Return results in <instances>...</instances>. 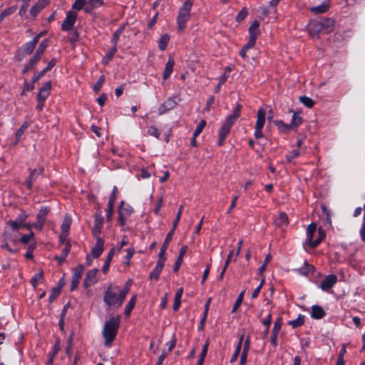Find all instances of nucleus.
<instances>
[{"label": "nucleus", "instance_id": "1", "mask_svg": "<svg viewBox=\"0 0 365 365\" xmlns=\"http://www.w3.org/2000/svg\"><path fill=\"white\" fill-rule=\"evenodd\" d=\"M120 291L119 287L110 284L103 296L105 304L109 307H120L125 299V292Z\"/></svg>", "mask_w": 365, "mask_h": 365}, {"label": "nucleus", "instance_id": "2", "mask_svg": "<svg viewBox=\"0 0 365 365\" xmlns=\"http://www.w3.org/2000/svg\"><path fill=\"white\" fill-rule=\"evenodd\" d=\"M120 324V317H112L105 323L102 335L105 339V346H110L115 340Z\"/></svg>", "mask_w": 365, "mask_h": 365}, {"label": "nucleus", "instance_id": "3", "mask_svg": "<svg viewBox=\"0 0 365 365\" xmlns=\"http://www.w3.org/2000/svg\"><path fill=\"white\" fill-rule=\"evenodd\" d=\"M192 5L193 0H187L180 7L177 17L178 30L179 31H183L185 29L186 23L190 16V11Z\"/></svg>", "mask_w": 365, "mask_h": 365}, {"label": "nucleus", "instance_id": "4", "mask_svg": "<svg viewBox=\"0 0 365 365\" xmlns=\"http://www.w3.org/2000/svg\"><path fill=\"white\" fill-rule=\"evenodd\" d=\"M234 123L235 122L226 118L225 122L219 130L218 145L221 146L223 145Z\"/></svg>", "mask_w": 365, "mask_h": 365}, {"label": "nucleus", "instance_id": "5", "mask_svg": "<svg viewBox=\"0 0 365 365\" xmlns=\"http://www.w3.org/2000/svg\"><path fill=\"white\" fill-rule=\"evenodd\" d=\"M48 212L49 209L46 207H41L40 209L36 216V221L33 224V226L35 229L40 231L43 229L45 220Z\"/></svg>", "mask_w": 365, "mask_h": 365}, {"label": "nucleus", "instance_id": "6", "mask_svg": "<svg viewBox=\"0 0 365 365\" xmlns=\"http://www.w3.org/2000/svg\"><path fill=\"white\" fill-rule=\"evenodd\" d=\"M85 269V267L83 264H78L74 269L72 275L71 284V290H74L77 288L80 279L82 277L83 272Z\"/></svg>", "mask_w": 365, "mask_h": 365}, {"label": "nucleus", "instance_id": "7", "mask_svg": "<svg viewBox=\"0 0 365 365\" xmlns=\"http://www.w3.org/2000/svg\"><path fill=\"white\" fill-rule=\"evenodd\" d=\"M103 221L104 220L101 215V212L100 210L97 211L95 215V221L92 229V234L96 238L99 237L103 227Z\"/></svg>", "mask_w": 365, "mask_h": 365}, {"label": "nucleus", "instance_id": "8", "mask_svg": "<svg viewBox=\"0 0 365 365\" xmlns=\"http://www.w3.org/2000/svg\"><path fill=\"white\" fill-rule=\"evenodd\" d=\"M44 48L45 47L39 48L38 50L36 51L34 55L30 59L29 63L24 66V68L22 71V73L24 74L33 69V68L39 61L42 54L44 53Z\"/></svg>", "mask_w": 365, "mask_h": 365}, {"label": "nucleus", "instance_id": "9", "mask_svg": "<svg viewBox=\"0 0 365 365\" xmlns=\"http://www.w3.org/2000/svg\"><path fill=\"white\" fill-rule=\"evenodd\" d=\"M259 22L255 21L249 28V42L247 46H253L256 43V38L259 34Z\"/></svg>", "mask_w": 365, "mask_h": 365}, {"label": "nucleus", "instance_id": "10", "mask_svg": "<svg viewBox=\"0 0 365 365\" xmlns=\"http://www.w3.org/2000/svg\"><path fill=\"white\" fill-rule=\"evenodd\" d=\"M98 269L97 268H95L87 272L83 281V285L86 288L89 287L98 282Z\"/></svg>", "mask_w": 365, "mask_h": 365}, {"label": "nucleus", "instance_id": "11", "mask_svg": "<svg viewBox=\"0 0 365 365\" xmlns=\"http://www.w3.org/2000/svg\"><path fill=\"white\" fill-rule=\"evenodd\" d=\"M166 260L165 257H159L158 262L156 263V265L153 270L150 273L149 277L150 279L155 280H158L159 276L163 270V268L164 267L165 262Z\"/></svg>", "mask_w": 365, "mask_h": 365}, {"label": "nucleus", "instance_id": "12", "mask_svg": "<svg viewBox=\"0 0 365 365\" xmlns=\"http://www.w3.org/2000/svg\"><path fill=\"white\" fill-rule=\"evenodd\" d=\"M308 31L312 38H318L319 33L322 31V24L317 21H311L308 25Z\"/></svg>", "mask_w": 365, "mask_h": 365}, {"label": "nucleus", "instance_id": "13", "mask_svg": "<svg viewBox=\"0 0 365 365\" xmlns=\"http://www.w3.org/2000/svg\"><path fill=\"white\" fill-rule=\"evenodd\" d=\"M337 282V277L335 274H329L321 282L320 288L323 291H328Z\"/></svg>", "mask_w": 365, "mask_h": 365}, {"label": "nucleus", "instance_id": "14", "mask_svg": "<svg viewBox=\"0 0 365 365\" xmlns=\"http://www.w3.org/2000/svg\"><path fill=\"white\" fill-rule=\"evenodd\" d=\"M77 15L74 11H69L66 14V18L62 24V29L63 30H69L72 29L76 20Z\"/></svg>", "mask_w": 365, "mask_h": 365}, {"label": "nucleus", "instance_id": "15", "mask_svg": "<svg viewBox=\"0 0 365 365\" xmlns=\"http://www.w3.org/2000/svg\"><path fill=\"white\" fill-rule=\"evenodd\" d=\"M176 102L173 98H169L161 103L158 108V113L163 115L166 112L173 109L176 106Z\"/></svg>", "mask_w": 365, "mask_h": 365}, {"label": "nucleus", "instance_id": "16", "mask_svg": "<svg viewBox=\"0 0 365 365\" xmlns=\"http://www.w3.org/2000/svg\"><path fill=\"white\" fill-rule=\"evenodd\" d=\"M104 241L101 237L96 238V245L91 249V255L93 258L98 257L103 252Z\"/></svg>", "mask_w": 365, "mask_h": 365}, {"label": "nucleus", "instance_id": "17", "mask_svg": "<svg viewBox=\"0 0 365 365\" xmlns=\"http://www.w3.org/2000/svg\"><path fill=\"white\" fill-rule=\"evenodd\" d=\"M51 88V83L50 81H47L43 83V86L39 89L37 94V100L44 101L48 97L50 94V90Z\"/></svg>", "mask_w": 365, "mask_h": 365}, {"label": "nucleus", "instance_id": "18", "mask_svg": "<svg viewBox=\"0 0 365 365\" xmlns=\"http://www.w3.org/2000/svg\"><path fill=\"white\" fill-rule=\"evenodd\" d=\"M43 168H40L39 169H34L31 171L30 175L26 180V185L29 189L32 187V185L36 180L37 177L43 173Z\"/></svg>", "mask_w": 365, "mask_h": 365}, {"label": "nucleus", "instance_id": "19", "mask_svg": "<svg viewBox=\"0 0 365 365\" xmlns=\"http://www.w3.org/2000/svg\"><path fill=\"white\" fill-rule=\"evenodd\" d=\"M133 212V207L128 205L125 204L123 201L120 202L119 209H118V215L122 218L123 217H129Z\"/></svg>", "mask_w": 365, "mask_h": 365}, {"label": "nucleus", "instance_id": "20", "mask_svg": "<svg viewBox=\"0 0 365 365\" xmlns=\"http://www.w3.org/2000/svg\"><path fill=\"white\" fill-rule=\"evenodd\" d=\"M56 61L55 58H52L44 69H43L38 75L33 76L31 81L33 83L37 82L55 66Z\"/></svg>", "mask_w": 365, "mask_h": 365}, {"label": "nucleus", "instance_id": "21", "mask_svg": "<svg viewBox=\"0 0 365 365\" xmlns=\"http://www.w3.org/2000/svg\"><path fill=\"white\" fill-rule=\"evenodd\" d=\"M174 230H171L166 235V237H165V240L160 248V252H159V255H158V257H165V251L168 247V245L170 243V242L171 241L172 238H173V236L174 235Z\"/></svg>", "mask_w": 365, "mask_h": 365}, {"label": "nucleus", "instance_id": "22", "mask_svg": "<svg viewBox=\"0 0 365 365\" xmlns=\"http://www.w3.org/2000/svg\"><path fill=\"white\" fill-rule=\"evenodd\" d=\"M320 24H322V31L324 33H329L334 30V21L331 19H324L322 21H319Z\"/></svg>", "mask_w": 365, "mask_h": 365}, {"label": "nucleus", "instance_id": "23", "mask_svg": "<svg viewBox=\"0 0 365 365\" xmlns=\"http://www.w3.org/2000/svg\"><path fill=\"white\" fill-rule=\"evenodd\" d=\"M174 65H175L174 59L173 58L170 57L165 64V71L163 73V78L165 80L168 79L170 77V76L171 75Z\"/></svg>", "mask_w": 365, "mask_h": 365}, {"label": "nucleus", "instance_id": "24", "mask_svg": "<svg viewBox=\"0 0 365 365\" xmlns=\"http://www.w3.org/2000/svg\"><path fill=\"white\" fill-rule=\"evenodd\" d=\"M265 110L262 108H259L257 111V118L255 124V127L263 128L265 123Z\"/></svg>", "mask_w": 365, "mask_h": 365}, {"label": "nucleus", "instance_id": "25", "mask_svg": "<svg viewBox=\"0 0 365 365\" xmlns=\"http://www.w3.org/2000/svg\"><path fill=\"white\" fill-rule=\"evenodd\" d=\"M324 315L325 312L320 306L313 305L312 307L311 316L312 318L319 319H322Z\"/></svg>", "mask_w": 365, "mask_h": 365}, {"label": "nucleus", "instance_id": "26", "mask_svg": "<svg viewBox=\"0 0 365 365\" xmlns=\"http://www.w3.org/2000/svg\"><path fill=\"white\" fill-rule=\"evenodd\" d=\"M47 4L46 0H39L35 5L31 9L30 13L33 16H36L39 11L46 6Z\"/></svg>", "mask_w": 365, "mask_h": 365}, {"label": "nucleus", "instance_id": "27", "mask_svg": "<svg viewBox=\"0 0 365 365\" xmlns=\"http://www.w3.org/2000/svg\"><path fill=\"white\" fill-rule=\"evenodd\" d=\"M281 329V324L278 322H276L274 324V327L272 329V336H271V343L276 346H277V335Z\"/></svg>", "mask_w": 365, "mask_h": 365}, {"label": "nucleus", "instance_id": "28", "mask_svg": "<svg viewBox=\"0 0 365 365\" xmlns=\"http://www.w3.org/2000/svg\"><path fill=\"white\" fill-rule=\"evenodd\" d=\"M186 251H187V247L186 246H183L180 249L178 257L177 258V259L175 261V263L174 264V267H173V271L174 272H178V269L180 268V264H181V263L182 262L183 256L185 254Z\"/></svg>", "mask_w": 365, "mask_h": 365}, {"label": "nucleus", "instance_id": "29", "mask_svg": "<svg viewBox=\"0 0 365 365\" xmlns=\"http://www.w3.org/2000/svg\"><path fill=\"white\" fill-rule=\"evenodd\" d=\"M329 4L326 1H324L319 6L312 7L310 9V11L316 14H324L329 9Z\"/></svg>", "mask_w": 365, "mask_h": 365}, {"label": "nucleus", "instance_id": "30", "mask_svg": "<svg viewBox=\"0 0 365 365\" xmlns=\"http://www.w3.org/2000/svg\"><path fill=\"white\" fill-rule=\"evenodd\" d=\"M274 223L277 227H283L288 224V217L284 212H280L275 219Z\"/></svg>", "mask_w": 365, "mask_h": 365}, {"label": "nucleus", "instance_id": "31", "mask_svg": "<svg viewBox=\"0 0 365 365\" xmlns=\"http://www.w3.org/2000/svg\"><path fill=\"white\" fill-rule=\"evenodd\" d=\"M182 293H183L182 288H180L175 293V302H174V304H173V310L175 312L178 311L180 306L181 297H182Z\"/></svg>", "mask_w": 365, "mask_h": 365}, {"label": "nucleus", "instance_id": "32", "mask_svg": "<svg viewBox=\"0 0 365 365\" xmlns=\"http://www.w3.org/2000/svg\"><path fill=\"white\" fill-rule=\"evenodd\" d=\"M114 252H115V250L113 248L111 249L108 252V255L106 259L104 262V264L102 267V271L104 274L107 273V272L109 269L111 259L113 257Z\"/></svg>", "mask_w": 365, "mask_h": 365}, {"label": "nucleus", "instance_id": "33", "mask_svg": "<svg viewBox=\"0 0 365 365\" xmlns=\"http://www.w3.org/2000/svg\"><path fill=\"white\" fill-rule=\"evenodd\" d=\"M69 252H70V245L66 244V247L62 250L61 255L55 257V259L58 261V264H62L63 262H65Z\"/></svg>", "mask_w": 365, "mask_h": 365}, {"label": "nucleus", "instance_id": "34", "mask_svg": "<svg viewBox=\"0 0 365 365\" xmlns=\"http://www.w3.org/2000/svg\"><path fill=\"white\" fill-rule=\"evenodd\" d=\"M314 270V267L313 265L309 264L307 262H304V266L299 268L298 272L299 274L302 275H308L311 273H313Z\"/></svg>", "mask_w": 365, "mask_h": 365}, {"label": "nucleus", "instance_id": "35", "mask_svg": "<svg viewBox=\"0 0 365 365\" xmlns=\"http://www.w3.org/2000/svg\"><path fill=\"white\" fill-rule=\"evenodd\" d=\"M317 230V225L315 223H311L308 225L307 229V241L309 242V244L310 245L312 240L313 236Z\"/></svg>", "mask_w": 365, "mask_h": 365}, {"label": "nucleus", "instance_id": "36", "mask_svg": "<svg viewBox=\"0 0 365 365\" xmlns=\"http://www.w3.org/2000/svg\"><path fill=\"white\" fill-rule=\"evenodd\" d=\"M241 108L242 106L237 103L235 108L233 109L232 113L231 115H229L227 117V118L231 120L233 122H235L240 115Z\"/></svg>", "mask_w": 365, "mask_h": 365}, {"label": "nucleus", "instance_id": "37", "mask_svg": "<svg viewBox=\"0 0 365 365\" xmlns=\"http://www.w3.org/2000/svg\"><path fill=\"white\" fill-rule=\"evenodd\" d=\"M71 225V218L69 215H67L64 217L63 221L61 224V232H68Z\"/></svg>", "mask_w": 365, "mask_h": 365}, {"label": "nucleus", "instance_id": "38", "mask_svg": "<svg viewBox=\"0 0 365 365\" xmlns=\"http://www.w3.org/2000/svg\"><path fill=\"white\" fill-rule=\"evenodd\" d=\"M87 4L88 6L85 8V11L88 13L91 9L101 6L103 1L101 0H88Z\"/></svg>", "mask_w": 365, "mask_h": 365}, {"label": "nucleus", "instance_id": "39", "mask_svg": "<svg viewBox=\"0 0 365 365\" xmlns=\"http://www.w3.org/2000/svg\"><path fill=\"white\" fill-rule=\"evenodd\" d=\"M326 237L325 232L319 228V237L316 240H312L311 244L309 245L312 247H316L318 246L320 242L323 240V239Z\"/></svg>", "mask_w": 365, "mask_h": 365}, {"label": "nucleus", "instance_id": "40", "mask_svg": "<svg viewBox=\"0 0 365 365\" xmlns=\"http://www.w3.org/2000/svg\"><path fill=\"white\" fill-rule=\"evenodd\" d=\"M43 35H44L43 32H41V33L38 34V35H36L34 37V38L32 40V41L30 42V44H31L30 46H35L37 43H39L40 44L39 46H46V43H48L46 38H45V39L42 40L41 41H40V38Z\"/></svg>", "mask_w": 365, "mask_h": 365}, {"label": "nucleus", "instance_id": "41", "mask_svg": "<svg viewBox=\"0 0 365 365\" xmlns=\"http://www.w3.org/2000/svg\"><path fill=\"white\" fill-rule=\"evenodd\" d=\"M116 51V48L113 47L110 51H108L106 53V56L103 58L102 63L105 65H107L109 63V61L113 58Z\"/></svg>", "mask_w": 365, "mask_h": 365}, {"label": "nucleus", "instance_id": "42", "mask_svg": "<svg viewBox=\"0 0 365 365\" xmlns=\"http://www.w3.org/2000/svg\"><path fill=\"white\" fill-rule=\"evenodd\" d=\"M304 323V316L299 314L296 319L292 320L289 322L293 328H297L302 326Z\"/></svg>", "mask_w": 365, "mask_h": 365}, {"label": "nucleus", "instance_id": "43", "mask_svg": "<svg viewBox=\"0 0 365 365\" xmlns=\"http://www.w3.org/2000/svg\"><path fill=\"white\" fill-rule=\"evenodd\" d=\"M302 123V117L299 116L297 113H293L291 120V126L293 128L298 127Z\"/></svg>", "mask_w": 365, "mask_h": 365}, {"label": "nucleus", "instance_id": "44", "mask_svg": "<svg viewBox=\"0 0 365 365\" xmlns=\"http://www.w3.org/2000/svg\"><path fill=\"white\" fill-rule=\"evenodd\" d=\"M208 350V343H205L202 349L201 353L199 356V359L197 360V365H202L205 358L207 355Z\"/></svg>", "mask_w": 365, "mask_h": 365}, {"label": "nucleus", "instance_id": "45", "mask_svg": "<svg viewBox=\"0 0 365 365\" xmlns=\"http://www.w3.org/2000/svg\"><path fill=\"white\" fill-rule=\"evenodd\" d=\"M299 101L301 103H302L304 106L309 108H312L314 105V100L307 96H300Z\"/></svg>", "mask_w": 365, "mask_h": 365}, {"label": "nucleus", "instance_id": "46", "mask_svg": "<svg viewBox=\"0 0 365 365\" xmlns=\"http://www.w3.org/2000/svg\"><path fill=\"white\" fill-rule=\"evenodd\" d=\"M136 302V297L133 296L125 307V314L129 316Z\"/></svg>", "mask_w": 365, "mask_h": 365}, {"label": "nucleus", "instance_id": "47", "mask_svg": "<svg viewBox=\"0 0 365 365\" xmlns=\"http://www.w3.org/2000/svg\"><path fill=\"white\" fill-rule=\"evenodd\" d=\"M232 70V68L231 66H227L225 68L224 72H223L222 75L220 76V80H219L220 84H224L227 81Z\"/></svg>", "mask_w": 365, "mask_h": 365}, {"label": "nucleus", "instance_id": "48", "mask_svg": "<svg viewBox=\"0 0 365 365\" xmlns=\"http://www.w3.org/2000/svg\"><path fill=\"white\" fill-rule=\"evenodd\" d=\"M244 294H245V291H242L237 297L235 302V304L232 307V313H235V312H237V310L238 309L239 307L241 305L242 302V300H243V297H244Z\"/></svg>", "mask_w": 365, "mask_h": 365}, {"label": "nucleus", "instance_id": "49", "mask_svg": "<svg viewBox=\"0 0 365 365\" xmlns=\"http://www.w3.org/2000/svg\"><path fill=\"white\" fill-rule=\"evenodd\" d=\"M43 275L42 272L36 273L32 277L31 282L32 285L34 287H36L38 284V283L43 280Z\"/></svg>", "mask_w": 365, "mask_h": 365}, {"label": "nucleus", "instance_id": "50", "mask_svg": "<svg viewBox=\"0 0 365 365\" xmlns=\"http://www.w3.org/2000/svg\"><path fill=\"white\" fill-rule=\"evenodd\" d=\"M104 82H105V76L103 75L101 76L100 78H98V80L97 81V82L95 83V85L93 87V91L96 93L99 92V91L101 90Z\"/></svg>", "mask_w": 365, "mask_h": 365}, {"label": "nucleus", "instance_id": "51", "mask_svg": "<svg viewBox=\"0 0 365 365\" xmlns=\"http://www.w3.org/2000/svg\"><path fill=\"white\" fill-rule=\"evenodd\" d=\"M205 125L206 121L205 120H201L193 133L195 136H198L202 133Z\"/></svg>", "mask_w": 365, "mask_h": 365}, {"label": "nucleus", "instance_id": "52", "mask_svg": "<svg viewBox=\"0 0 365 365\" xmlns=\"http://www.w3.org/2000/svg\"><path fill=\"white\" fill-rule=\"evenodd\" d=\"M148 133L150 135L154 136L157 139L160 138V132L159 131V130L157 128H155L154 126H150L148 128Z\"/></svg>", "mask_w": 365, "mask_h": 365}, {"label": "nucleus", "instance_id": "53", "mask_svg": "<svg viewBox=\"0 0 365 365\" xmlns=\"http://www.w3.org/2000/svg\"><path fill=\"white\" fill-rule=\"evenodd\" d=\"M272 259V255L268 254L265 259H264L263 264L259 267V273H262L267 268V265L269 263Z\"/></svg>", "mask_w": 365, "mask_h": 365}, {"label": "nucleus", "instance_id": "54", "mask_svg": "<svg viewBox=\"0 0 365 365\" xmlns=\"http://www.w3.org/2000/svg\"><path fill=\"white\" fill-rule=\"evenodd\" d=\"M182 209H183V205H180L179 209H178V213L176 215L175 220L173 222V225L172 230H174V231L176 229V227L178 226V222H179V221L180 220L182 212Z\"/></svg>", "mask_w": 365, "mask_h": 365}, {"label": "nucleus", "instance_id": "55", "mask_svg": "<svg viewBox=\"0 0 365 365\" xmlns=\"http://www.w3.org/2000/svg\"><path fill=\"white\" fill-rule=\"evenodd\" d=\"M87 3V0H76L72 6L73 9L81 10L83 8L84 5Z\"/></svg>", "mask_w": 365, "mask_h": 365}, {"label": "nucleus", "instance_id": "56", "mask_svg": "<svg viewBox=\"0 0 365 365\" xmlns=\"http://www.w3.org/2000/svg\"><path fill=\"white\" fill-rule=\"evenodd\" d=\"M5 242H4L1 245V247L7 250L9 252L14 253L16 252V249L11 248L8 244L7 241L9 240L6 234L4 235Z\"/></svg>", "mask_w": 365, "mask_h": 365}, {"label": "nucleus", "instance_id": "57", "mask_svg": "<svg viewBox=\"0 0 365 365\" xmlns=\"http://www.w3.org/2000/svg\"><path fill=\"white\" fill-rule=\"evenodd\" d=\"M118 195V189L115 186L113 187L112 193L110 196L108 204H115Z\"/></svg>", "mask_w": 365, "mask_h": 365}, {"label": "nucleus", "instance_id": "58", "mask_svg": "<svg viewBox=\"0 0 365 365\" xmlns=\"http://www.w3.org/2000/svg\"><path fill=\"white\" fill-rule=\"evenodd\" d=\"M113 208L114 205L108 203V207L106 209V218L108 221H110L112 219Z\"/></svg>", "mask_w": 365, "mask_h": 365}, {"label": "nucleus", "instance_id": "59", "mask_svg": "<svg viewBox=\"0 0 365 365\" xmlns=\"http://www.w3.org/2000/svg\"><path fill=\"white\" fill-rule=\"evenodd\" d=\"M34 237V232H31L28 235H23L21 238H20V241L21 243L23 244H26L28 243L32 238Z\"/></svg>", "mask_w": 365, "mask_h": 365}, {"label": "nucleus", "instance_id": "60", "mask_svg": "<svg viewBox=\"0 0 365 365\" xmlns=\"http://www.w3.org/2000/svg\"><path fill=\"white\" fill-rule=\"evenodd\" d=\"M15 8L11 7L5 9L1 14H0V22L7 16L11 14L13 12H14Z\"/></svg>", "mask_w": 365, "mask_h": 365}, {"label": "nucleus", "instance_id": "61", "mask_svg": "<svg viewBox=\"0 0 365 365\" xmlns=\"http://www.w3.org/2000/svg\"><path fill=\"white\" fill-rule=\"evenodd\" d=\"M276 124L278 126L279 129H280L282 130H287L289 129L293 128L292 126H291V123L290 124H285L282 120L277 121L276 123Z\"/></svg>", "mask_w": 365, "mask_h": 365}, {"label": "nucleus", "instance_id": "62", "mask_svg": "<svg viewBox=\"0 0 365 365\" xmlns=\"http://www.w3.org/2000/svg\"><path fill=\"white\" fill-rule=\"evenodd\" d=\"M7 225H9L11 227V228L14 230H18L23 225V224L18 222L17 219H16L15 220L8 221Z\"/></svg>", "mask_w": 365, "mask_h": 365}, {"label": "nucleus", "instance_id": "63", "mask_svg": "<svg viewBox=\"0 0 365 365\" xmlns=\"http://www.w3.org/2000/svg\"><path fill=\"white\" fill-rule=\"evenodd\" d=\"M264 282V279H263L260 284L255 288V289L253 291L252 294V299H255V298H257L259 295V293L260 292V290L263 286V284Z\"/></svg>", "mask_w": 365, "mask_h": 365}, {"label": "nucleus", "instance_id": "64", "mask_svg": "<svg viewBox=\"0 0 365 365\" xmlns=\"http://www.w3.org/2000/svg\"><path fill=\"white\" fill-rule=\"evenodd\" d=\"M300 152L298 150H294L291 153L287 155V160L288 162H291L295 158L298 157Z\"/></svg>", "mask_w": 365, "mask_h": 365}]
</instances>
